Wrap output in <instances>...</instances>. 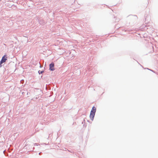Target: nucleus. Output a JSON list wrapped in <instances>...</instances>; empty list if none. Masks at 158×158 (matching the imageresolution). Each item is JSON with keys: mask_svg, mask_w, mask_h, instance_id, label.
Here are the masks:
<instances>
[{"mask_svg": "<svg viewBox=\"0 0 158 158\" xmlns=\"http://www.w3.org/2000/svg\"><path fill=\"white\" fill-rule=\"evenodd\" d=\"M96 110V108L94 106H93L90 111V114L89 115V117L91 120L92 121L94 120Z\"/></svg>", "mask_w": 158, "mask_h": 158, "instance_id": "obj_1", "label": "nucleus"}, {"mask_svg": "<svg viewBox=\"0 0 158 158\" xmlns=\"http://www.w3.org/2000/svg\"><path fill=\"white\" fill-rule=\"evenodd\" d=\"M7 60V57L6 55H4L3 56L0 62L1 63H3L6 62V60Z\"/></svg>", "mask_w": 158, "mask_h": 158, "instance_id": "obj_2", "label": "nucleus"}, {"mask_svg": "<svg viewBox=\"0 0 158 158\" xmlns=\"http://www.w3.org/2000/svg\"><path fill=\"white\" fill-rule=\"evenodd\" d=\"M54 63L53 62L49 64V69L52 71H53L55 70V69H54Z\"/></svg>", "mask_w": 158, "mask_h": 158, "instance_id": "obj_3", "label": "nucleus"}, {"mask_svg": "<svg viewBox=\"0 0 158 158\" xmlns=\"http://www.w3.org/2000/svg\"><path fill=\"white\" fill-rule=\"evenodd\" d=\"M131 18L135 20H136L138 19L136 15H132L131 16Z\"/></svg>", "mask_w": 158, "mask_h": 158, "instance_id": "obj_4", "label": "nucleus"}, {"mask_svg": "<svg viewBox=\"0 0 158 158\" xmlns=\"http://www.w3.org/2000/svg\"><path fill=\"white\" fill-rule=\"evenodd\" d=\"M44 72V71H40V70H39L38 71V73H39V74H42Z\"/></svg>", "mask_w": 158, "mask_h": 158, "instance_id": "obj_5", "label": "nucleus"}, {"mask_svg": "<svg viewBox=\"0 0 158 158\" xmlns=\"http://www.w3.org/2000/svg\"><path fill=\"white\" fill-rule=\"evenodd\" d=\"M40 144H39L37 143H35L34 144V146H38V145H39Z\"/></svg>", "mask_w": 158, "mask_h": 158, "instance_id": "obj_6", "label": "nucleus"}, {"mask_svg": "<svg viewBox=\"0 0 158 158\" xmlns=\"http://www.w3.org/2000/svg\"><path fill=\"white\" fill-rule=\"evenodd\" d=\"M2 63H1V62L0 61V67H1L2 66Z\"/></svg>", "mask_w": 158, "mask_h": 158, "instance_id": "obj_7", "label": "nucleus"}, {"mask_svg": "<svg viewBox=\"0 0 158 158\" xmlns=\"http://www.w3.org/2000/svg\"><path fill=\"white\" fill-rule=\"evenodd\" d=\"M42 154V153L41 152H40L39 153V155H41Z\"/></svg>", "mask_w": 158, "mask_h": 158, "instance_id": "obj_8", "label": "nucleus"}, {"mask_svg": "<svg viewBox=\"0 0 158 158\" xmlns=\"http://www.w3.org/2000/svg\"><path fill=\"white\" fill-rule=\"evenodd\" d=\"M119 21V20H115V21L116 22H118Z\"/></svg>", "mask_w": 158, "mask_h": 158, "instance_id": "obj_9", "label": "nucleus"}, {"mask_svg": "<svg viewBox=\"0 0 158 158\" xmlns=\"http://www.w3.org/2000/svg\"><path fill=\"white\" fill-rule=\"evenodd\" d=\"M147 69H148L149 70V69H148V68H147Z\"/></svg>", "mask_w": 158, "mask_h": 158, "instance_id": "obj_10", "label": "nucleus"}]
</instances>
